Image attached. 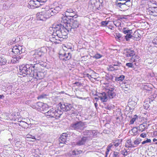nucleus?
I'll list each match as a JSON object with an SVG mask.
<instances>
[{
  "label": "nucleus",
  "instance_id": "1",
  "mask_svg": "<svg viewBox=\"0 0 157 157\" xmlns=\"http://www.w3.org/2000/svg\"><path fill=\"white\" fill-rule=\"evenodd\" d=\"M24 66H19V74L23 75V77L28 75L29 77H33L37 79H40L44 77V73L40 71H37L39 69L34 68L32 69L30 68H28L27 70L25 69Z\"/></svg>",
  "mask_w": 157,
  "mask_h": 157
},
{
  "label": "nucleus",
  "instance_id": "2",
  "mask_svg": "<svg viewBox=\"0 0 157 157\" xmlns=\"http://www.w3.org/2000/svg\"><path fill=\"white\" fill-rule=\"evenodd\" d=\"M44 113L46 116L48 117V118H55L58 119L60 117L63 112L61 110H60L59 108H58L57 109L52 108Z\"/></svg>",
  "mask_w": 157,
  "mask_h": 157
},
{
  "label": "nucleus",
  "instance_id": "3",
  "mask_svg": "<svg viewBox=\"0 0 157 157\" xmlns=\"http://www.w3.org/2000/svg\"><path fill=\"white\" fill-rule=\"evenodd\" d=\"M83 126V123L81 121H74L70 124L69 129L81 132L84 129Z\"/></svg>",
  "mask_w": 157,
  "mask_h": 157
},
{
  "label": "nucleus",
  "instance_id": "4",
  "mask_svg": "<svg viewBox=\"0 0 157 157\" xmlns=\"http://www.w3.org/2000/svg\"><path fill=\"white\" fill-rule=\"evenodd\" d=\"M80 24L77 19H72L70 21V24H67V27L69 28V30L72 33L76 30L79 27Z\"/></svg>",
  "mask_w": 157,
  "mask_h": 157
},
{
  "label": "nucleus",
  "instance_id": "5",
  "mask_svg": "<svg viewBox=\"0 0 157 157\" xmlns=\"http://www.w3.org/2000/svg\"><path fill=\"white\" fill-rule=\"evenodd\" d=\"M69 28L67 27H65L63 25V27H61V29L60 31H58L57 33L58 34V36L60 38H62L63 39H65L67 37V35L68 33L69 32H71L70 30L68 29Z\"/></svg>",
  "mask_w": 157,
  "mask_h": 157
},
{
  "label": "nucleus",
  "instance_id": "6",
  "mask_svg": "<svg viewBox=\"0 0 157 157\" xmlns=\"http://www.w3.org/2000/svg\"><path fill=\"white\" fill-rule=\"evenodd\" d=\"M100 4V3L98 0H90L89 2L88 7L91 10H99L101 9Z\"/></svg>",
  "mask_w": 157,
  "mask_h": 157
},
{
  "label": "nucleus",
  "instance_id": "7",
  "mask_svg": "<svg viewBox=\"0 0 157 157\" xmlns=\"http://www.w3.org/2000/svg\"><path fill=\"white\" fill-rule=\"evenodd\" d=\"M44 63L42 62H39L38 63H36L35 64H23L21 65V66H24L25 67V68H24V70H25V69H26V70H27L28 68H30L31 69H33L34 68L36 69H39V70H40V67L41 66L42 67H44L45 65L43 64Z\"/></svg>",
  "mask_w": 157,
  "mask_h": 157
},
{
  "label": "nucleus",
  "instance_id": "8",
  "mask_svg": "<svg viewBox=\"0 0 157 157\" xmlns=\"http://www.w3.org/2000/svg\"><path fill=\"white\" fill-rule=\"evenodd\" d=\"M11 51L13 53L14 56H18L21 54L24 53L25 51L24 47L23 46L18 45V46H15L12 48H10Z\"/></svg>",
  "mask_w": 157,
  "mask_h": 157
},
{
  "label": "nucleus",
  "instance_id": "9",
  "mask_svg": "<svg viewBox=\"0 0 157 157\" xmlns=\"http://www.w3.org/2000/svg\"><path fill=\"white\" fill-rule=\"evenodd\" d=\"M136 99V97L134 96L128 100V105L130 112L133 111L137 104Z\"/></svg>",
  "mask_w": 157,
  "mask_h": 157
},
{
  "label": "nucleus",
  "instance_id": "10",
  "mask_svg": "<svg viewBox=\"0 0 157 157\" xmlns=\"http://www.w3.org/2000/svg\"><path fill=\"white\" fill-rule=\"evenodd\" d=\"M59 105V106L58 108H59L60 110H61L63 112V111H67L74 109L72 105L69 103H63L61 104V103H60Z\"/></svg>",
  "mask_w": 157,
  "mask_h": 157
},
{
  "label": "nucleus",
  "instance_id": "11",
  "mask_svg": "<svg viewBox=\"0 0 157 157\" xmlns=\"http://www.w3.org/2000/svg\"><path fill=\"white\" fill-rule=\"evenodd\" d=\"M47 51V50L45 47H41L40 49H39L35 52V54L33 55V57L36 59H38L43 56L46 52Z\"/></svg>",
  "mask_w": 157,
  "mask_h": 157
},
{
  "label": "nucleus",
  "instance_id": "12",
  "mask_svg": "<svg viewBox=\"0 0 157 157\" xmlns=\"http://www.w3.org/2000/svg\"><path fill=\"white\" fill-rule=\"evenodd\" d=\"M44 9L45 11H43V12L45 15V16L48 19L51 16L54 15L53 13H52L53 12L51 8H49L47 6Z\"/></svg>",
  "mask_w": 157,
  "mask_h": 157
},
{
  "label": "nucleus",
  "instance_id": "13",
  "mask_svg": "<svg viewBox=\"0 0 157 157\" xmlns=\"http://www.w3.org/2000/svg\"><path fill=\"white\" fill-rule=\"evenodd\" d=\"M29 3H30L29 4V5L31 4L33 6L36 8H38L43 4L39 0H31L29 1Z\"/></svg>",
  "mask_w": 157,
  "mask_h": 157
},
{
  "label": "nucleus",
  "instance_id": "14",
  "mask_svg": "<svg viewBox=\"0 0 157 157\" xmlns=\"http://www.w3.org/2000/svg\"><path fill=\"white\" fill-rule=\"evenodd\" d=\"M119 1L117 0L116 2V5L117 7L121 9V10H124L128 9L127 6L125 5V3H124V1H122V3L119 2Z\"/></svg>",
  "mask_w": 157,
  "mask_h": 157
},
{
  "label": "nucleus",
  "instance_id": "15",
  "mask_svg": "<svg viewBox=\"0 0 157 157\" xmlns=\"http://www.w3.org/2000/svg\"><path fill=\"white\" fill-rule=\"evenodd\" d=\"M63 25H62L60 24H58L56 25L55 27H54L53 28V29H54L53 30V34L54 36H57L58 35V34L57 32L58 31H60V30H61V27H63Z\"/></svg>",
  "mask_w": 157,
  "mask_h": 157
},
{
  "label": "nucleus",
  "instance_id": "16",
  "mask_svg": "<svg viewBox=\"0 0 157 157\" xmlns=\"http://www.w3.org/2000/svg\"><path fill=\"white\" fill-rule=\"evenodd\" d=\"M37 19L38 20L45 21L47 18L45 16L44 14L43 11L39 12L37 14Z\"/></svg>",
  "mask_w": 157,
  "mask_h": 157
},
{
  "label": "nucleus",
  "instance_id": "17",
  "mask_svg": "<svg viewBox=\"0 0 157 157\" xmlns=\"http://www.w3.org/2000/svg\"><path fill=\"white\" fill-rule=\"evenodd\" d=\"M87 136H82L80 139L78 140L76 142V144L77 145L80 146L84 145L87 140Z\"/></svg>",
  "mask_w": 157,
  "mask_h": 157
},
{
  "label": "nucleus",
  "instance_id": "18",
  "mask_svg": "<svg viewBox=\"0 0 157 157\" xmlns=\"http://www.w3.org/2000/svg\"><path fill=\"white\" fill-rule=\"evenodd\" d=\"M61 22L62 23L64 24V25L65 27L67 26V24H70L71 18H69L67 16H65L61 18Z\"/></svg>",
  "mask_w": 157,
  "mask_h": 157
},
{
  "label": "nucleus",
  "instance_id": "19",
  "mask_svg": "<svg viewBox=\"0 0 157 157\" xmlns=\"http://www.w3.org/2000/svg\"><path fill=\"white\" fill-rule=\"evenodd\" d=\"M148 10L150 12V14L154 16H157V8L156 7H149Z\"/></svg>",
  "mask_w": 157,
  "mask_h": 157
},
{
  "label": "nucleus",
  "instance_id": "20",
  "mask_svg": "<svg viewBox=\"0 0 157 157\" xmlns=\"http://www.w3.org/2000/svg\"><path fill=\"white\" fill-rule=\"evenodd\" d=\"M62 8L61 5H59L58 6H56L53 8H51L52 13L54 15L55 14L60 11Z\"/></svg>",
  "mask_w": 157,
  "mask_h": 157
},
{
  "label": "nucleus",
  "instance_id": "21",
  "mask_svg": "<svg viewBox=\"0 0 157 157\" xmlns=\"http://www.w3.org/2000/svg\"><path fill=\"white\" fill-rule=\"evenodd\" d=\"M95 95L98 96V98H100V99L101 101L103 102H106L107 101L108 98V97H105L104 98H102L103 96H105V92H103L102 93H97Z\"/></svg>",
  "mask_w": 157,
  "mask_h": 157
},
{
  "label": "nucleus",
  "instance_id": "22",
  "mask_svg": "<svg viewBox=\"0 0 157 157\" xmlns=\"http://www.w3.org/2000/svg\"><path fill=\"white\" fill-rule=\"evenodd\" d=\"M67 135L66 133H63L62 134V136L59 139V141L60 144H66Z\"/></svg>",
  "mask_w": 157,
  "mask_h": 157
},
{
  "label": "nucleus",
  "instance_id": "23",
  "mask_svg": "<svg viewBox=\"0 0 157 157\" xmlns=\"http://www.w3.org/2000/svg\"><path fill=\"white\" fill-rule=\"evenodd\" d=\"M147 124V122L146 121L144 122L142 124H140L138 127V131L140 132H142L145 131L146 129H147L148 127L146 125Z\"/></svg>",
  "mask_w": 157,
  "mask_h": 157
},
{
  "label": "nucleus",
  "instance_id": "24",
  "mask_svg": "<svg viewBox=\"0 0 157 157\" xmlns=\"http://www.w3.org/2000/svg\"><path fill=\"white\" fill-rule=\"evenodd\" d=\"M125 54L127 57H133L135 55V52L131 49H128L126 50Z\"/></svg>",
  "mask_w": 157,
  "mask_h": 157
},
{
  "label": "nucleus",
  "instance_id": "25",
  "mask_svg": "<svg viewBox=\"0 0 157 157\" xmlns=\"http://www.w3.org/2000/svg\"><path fill=\"white\" fill-rule=\"evenodd\" d=\"M125 147L128 148H132L135 147L134 145L132 144V141L131 139H128L126 140L125 143Z\"/></svg>",
  "mask_w": 157,
  "mask_h": 157
},
{
  "label": "nucleus",
  "instance_id": "26",
  "mask_svg": "<svg viewBox=\"0 0 157 157\" xmlns=\"http://www.w3.org/2000/svg\"><path fill=\"white\" fill-rule=\"evenodd\" d=\"M60 55L62 56H64V58L62 59L63 60H64L65 61L70 59L71 58V54L70 53H65L64 54H61Z\"/></svg>",
  "mask_w": 157,
  "mask_h": 157
},
{
  "label": "nucleus",
  "instance_id": "27",
  "mask_svg": "<svg viewBox=\"0 0 157 157\" xmlns=\"http://www.w3.org/2000/svg\"><path fill=\"white\" fill-rule=\"evenodd\" d=\"M115 87L110 85H109L106 86L105 87V90L106 93L112 91H116L115 90Z\"/></svg>",
  "mask_w": 157,
  "mask_h": 157
},
{
  "label": "nucleus",
  "instance_id": "28",
  "mask_svg": "<svg viewBox=\"0 0 157 157\" xmlns=\"http://www.w3.org/2000/svg\"><path fill=\"white\" fill-rule=\"evenodd\" d=\"M115 91H113L106 93L107 96L110 99H112L115 98L116 96V94L115 92Z\"/></svg>",
  "mask_w": 157,
  "mask_h": 157
},
{
  "label": "nucleus",
  "instance_id": "29",
  "mask_svg": "<svg viewBox=\"0 0 157 157\" xmlns=\"http://www.w3.org/2000/svg\"><path fill=\"white\" fill-rule=\"evenodd\" d=\"M120 31L125 34H128L132 32V30L129 29L128 28L126 27H124L122 29H121Z\"/></svg>",
  "mask_w": 157,
  "mask_h": 157
},
{
  "label": "nucleus",
  "instance_id": "30",
  "mask_svg": "<svg viewBox=\"0 0 157 157\" xmlns=\"http://www.w3.org/2000/svg\"><path fill=\"white\" fill-rule=\"evenodd\" d=\"M7 60L6 59L2 56H0V65H3L6 64Z\"/></svg>",
  "mask_w": 157,
  "mask_h": 157
},
{
  "label": "nucleus",
  "instance_id": "31",
  "mask_svg": "<svg viewBox=\"0 0 157 157\" xmlns=\"http://www.w3.org/2000/svg\"><path fill=\"white\" fill-rule=\"evenodd\" d=\"M76 12L75 9L73 10L71 8L67 9L66 12H65V14L67 15H68L70 13L76 14Z\"/></svg>",
  "mask_w": 157,
  "mask_h": 157
},
{
  "label": "nucleus",
  "instance_id": "32",
  "mask_svg": "<svg viewBox=\"0 0 157 157\" xmlns=\"http://www.w3.org/2000/svg\"><path fill=\"white\" fill-rule=\"evenodd\" d=\"M132 33H132L127 34L126 36H124V39H125L126 40L128 41H129L130 39L131 38L132 39L134 40L135 39L133 38L134 36L131 35Z\"/></svg>",
  "mask_w": 157,
  "mask_h": 157
},
{
  "label": "nucleus",
  "instance_id": "33",
  "mask_svg": "<svg viewBox=\"0 0 157 157\" xmlns=\"http://www.w3.org/2000/svg\"><path fill=\"white\" fill-rule=\"evenodd\" d=\"M114 36H115L116 39L117 41H119L122 40L123 39L121 34L119 33H115Z\"/></svg>",
  "mask_w": 157,
  "mask_h": 157
},
{
  "label": "nucleus",
  "instance_id": "34",
  "mask_svg": "<svg viewBox=\"0 0 157 157\" xmlns=\"http://www.w3.org/2000/svg\"><path fill=\"white\" fill-rule=\"evenodd\" d=\"M91 130H85L82 132V134L83 136H87L88 137L90 138L91 136Z\"/></svg>",
  "mask_w": 157,
  "mask_h": 157
},
{
  "label": "nucleus",
  "instance_id": "35",
  "mask_svg": "<svg viewBox=\"0 0 157 157\" xmlns=\"http://www.w3.org/2000/svg\"><path fill=\"white\" fill-rule=\"evenodd\" d=\"M82 152V151L81 150H75L72 151L71 154L73 155H78L81 153Z\"/></svg>",
  "mask_w": 157,
  "mask_h": 157
},
{
  "label": "nucleus",
  "instance_id": "36",
  "mask_svg": "<svg viewBox=\"0 0 157 157\" xmlns=\"http://www.w3.org/2000/svg\"><path fill=\"white\" fill-rule=\"evenodd\" d=\"M44 105L43 102H37V110L38 111H40L42 106Z\"/></svg>",
  "mask_w": 157,
  "mask_h": 157
},
{
  "label": "nucleus",
  "instance_id": "37",
  "mask_svg": "<svg viewBox=\"0 0 157 157\" xmlns=\"http://www.w3.org/2000/svg\"><path fill=\"white\" fill-rule=\"evenodd\" d=\"M142 141V140L140 138H137L134 142V144L135 147H136Z\"/></svg>",
  "mask_w": 157,
  "mask_h": 157
},
{
  "label": "nucleus",
  "instance_id": "38",
  "mask_svg": "<svg viewBox=\"0 0 157 157\" xmlns=\"http://www.w3.org/2000/svg\"><path fill=\"white\" fill-rule=\"evenodd\" d=\"M48 109V105L44 103V105L42 106V107L40 111V112H44L45 111H46Z\"/></svg>",
  "mask_w": 157,
  "mask_h": 157
},
{
  "label": "nucleus",
  "instance_id": "39",
  "mask_svg": "<svg viewBox=\"0 0 157 157\" xmlns=\"http://www.w3.org/2000/svg\"><path fill=\"white\" fill-rule=\"evenodd\" d=\"M91 136L90 138L92 139L93 137H97L98 132L97 131L95 130H91Z\"/></svg>",
  "mask_w": 157,
  "mask_h": 157
},
{
  "label": "nucleus",
  "instance_id": "40",
  "mask_svg": "<svg viewBox=\"0 0 157 157\" xmlns=\"http://www.w3.org/2000/svg\"><path fill=\"white\" fill-rule=\"evenodd\" d=\"M125 78V76L123 75H121L119 77H116L115 80L116 81H122Z\"/></svg>",
  "mask_w": 157,
  "mask_h": 157
},
{
  "label": "nucleus",
  "instance_id": "41",
  "mask_svg": "<svg viewBox=\"0 0 157 157\" xmlns=\"http://www.w3.org/2000/svg\"><path fill=\"white\" fill-rule=\"evenodd\" d=\"M121 141L122 140H116L115 142L112 143V145L115 147H117L120 144Z\"/></svg>",
  "mask_w": 157,
  "mask_h": 157
},
{
  "label": "nucleus",
  "instance_id": "42",
  "mask_svg": "<svg viewBox=\"0 0 157 157\" xmlns=\"http://www.w3.org/2000/svg\"><path fill=\"white\" fill-rule=\"evenodd\" d=\"M71 110L69 111V112L68 113L69 115L70 116H73L77 114V111L74 108L72 109Z\"/></svg>",
  "mask_w": 157,
  "mask_h": 157
},
{
  "label": "nucleus",
  "instance_id": "43",
  "mask_svg": "<svg viewBox=\"0 0 157 157\" xmlns=\"http://www.w3.org/2000/svg\"><path fill=\"white\" fill-rule=\"evenodd\" d=\"M119 68L118 67L115 68V67L112 65H110L109 66V67L108 68V70L110 71H117L118 70Z\"/></svg>",
  "mask_w": 157,
  "mask_h": 157
},
{
  "label": "nucleus",
  "instance_id": "44",
  "mask_svg": "<svg viewBox=\"0 0 157 157\" xmlns=\"http://www.w3.org/2000/svg\"><path fill=\"white\" fill-rule=\"evenodd\" d=\"M47 96L46 94H43L38 96L37 98L38 100L43 99L46 98Z\"/></svg>",
  "mask_w": 157,
  "mask_h": 157
},
{
  "label": "nucleus",
  "instance_id": "45",
  "mask_svg": "<svg viewBox=\"0 0 157 157\" xmlns=\"http://www.w3.org/2000/svg\"><path fill=\"white\" fill-rule=\"evenodd\" d=\"M132 132L133 133V135H135L136 134L138 130V127H134L132 129Z\"/></svg>",
  "mask_w": 157,
  "mask_h": 157
},
{
  "label": "nucleus",
  "instance_id": "46",
  "mask_svg": "<svg viewBox=\"0 0 157 157\" xmlns=\"http://www.w3.org/2000/svg\"><path fill=\"white\" fill-rule=\"evenodd\" d=\"M134 35L133 38L135 39V38H136V39L139 38H140V37L141 36V35L139 34L138 32H135L134 33V34H133Z\"/></svg>",
  "mask_w": 157,
  "mask_h": 157
},
{
  "label": "nucleus",
  "instance_id": "47",
  "mask_svg": "<svg viewBox=\"0 0 157 157\" xmlns=\"http://www.w3.org/2000/svg\"><path fill=\"white\" fill-rule=\"evenodd\" d=\"M121 152L124 156H127L128 154V152L125 149L122 150Z\"/></svg>",
  "mask_w": 157,
  "mask_h": 157
},
{
  "label": "nucleus",
  "instance_id": "48",
  "mask_svg": "<svg viewBox=\"0 0 157 157\" xmlns=\"http://www.w3.org/2000/svg\"><path fill=\"white\" fill-rule=\"evenodd\" d=\"M150 105L148 103L145 102L143 104L144 108L145 109H147L149 107Z\"/></svg>",
  "mask_w": 157,
  "mask_h": 157
},
{
  "label": "nucleus",
  "instance_id": "49",
  "mask_svg": "<svg viewBox=\"0 0 157 157\" xmlns=\"http://www.w3.org/2000/svg\"><path fill=\"white\" fill-rule=\"evenodd\" d=\"M67 16L70 17H72V18H76L78 17V16L76 14H71L70 13L68 15H67Z\"/></svg>",
  "mask_w": 157,
  "mask_h": 157
},
{
  "label": "nucleus",
  "instance_id": "50",
  "mask_svg": "<svg viewBox=\"0 0 157 157\" xmlns=\"http://www.w3.org/2000/svg\"><path fill=\"white\" fill-rule=\"evenodd\" d=\"M152 43L155 47H157V46H157V36L152 40Z\"/></svg>",
  "mask_w": 157,
  "mask_h": 157
},
{
  "label": "nucleus",
  "instance_id": "51",
  "mask_svg": "<svg viewBox=\"0 0 157 157\" xmlns=\"http://www.w3.org/2000/svg\"><path fill=\"white\" fill-rule=\"evenodd\" d=\"M113 65L115 67L116 66L118 67H120L122 65L121 63L119 62H117L116 63H114V64H113Z\"/></svg>",
  "mask_w": 157,
  "mask_h": 157
},
{
  "label": "nucleus",
  "instance_id": "52",
  "mask_svg": "<svg viewBox=\"0 0 157 157\" xmlns=\"http://www.w3.org/2000/svg\"><path fill=\"white\" fill-rule=\"evenodd\" d=\"M134 62L138 63L140 60V57L137 55H136L134 57Z\"/></svg>",
  "mask_w": 157,
  "mask_h": 157
},
{
  "label": "nucleus",
  "instance_id": "53",
  "mask_svg": "<svg viewBox=\"0 0 157 157\" xmlns=\"http://www.w3.org/2000/svg\"><path fill=\"white\" fill-rule=\"evenodd\" d=\"M108 22L109 21H101V26H106L108 24Z\"/></svg>",
  "mask_w": 157,
  "mask_h": 157
},
{
  "label": "nucleus",
  "instance_id": "54",
  "mask_svg": "<svg viewBox=\"0 0 157 157\" xmlns=\"http://www.w3.org/2000/svg\"><path fill=\"white\" fill-rule=\"evenodd\" d=\"M102 57V55L98 53H97L93 57L94 58L96 59H98L101 58Z\"/></svg>",
  "mask_w": 157,
  "mask_h": 157
},
{
  "label": "nucleus",
  "instance_id": "55",
  "mask_svg": "<svg viewBox=\"0 0 157 157\" xmlns=\"http://www.w3.org/2000/svg\"><path fill=\"white\" fill-rule=\"evenodd\" d=\"M130 86L129 85L127 84V85H125L124 87H123V90L125 91H127L128 89H130Z\"/></svg>",
  "mask_w": 157,
  "mask_h": 157
},
{
  "label": "nucleus",
  "instance_id": "56",
  "mask_svg": "<svg viewBox=\"0 0 157 157\" xmlns=\"http://www.w3.org/2000/svg\"><path fill=\"white\" fill-rule=\"evenodd\" d=\"M126 65L128 67H134L133 64L132 63H127Z\"/></svg>",
  "mask_w": 157,
  "mask_h": 157
},
{
  "label": "nucleus",
  "instance_id": "57",
  "mask_svg": "<svg viewBox=\"0 0 157 157\" xmlns=\"http://www.w3.org/2000/svg\"><path fill=\"white\" fill-rule=\"evenodd\" d=\"M151 140L150 139H149L147 138L146 140L143 141L142 143V144H144L146 143L151 142Z\"/></svg>",
  "mask_w": 157,
  "mask_h": 157
},
{
  "label": "nucleus",
  "instance_id": "58",
  "mask_svg": "<svg viewBox=\"0 0 157 157\" xmlns=\"http://www.w3.org/2000/svg\"><path fill=\"white\" fill-rule=\"evenodd\" d=\"M30 106L33 109L37 110V103L36 104H31Z\"/></svg>",
  "mask_w": 157,
  "mask_h": 157
},
{
  "label": "nucleus",
  "instance_id": "59",
  "mask_svg": "<svg viewBox=\"0 0 157 157\" xmlns=\"http://www.w3.org/2000/svg\"><path fill=\"white\" fill-rule=\"evenodd\" d=\"M114 24L116 27H119V29L120 30H121V29H120V28H119L120 26L121 27V23L120 22H117L116 23H114Z\"/></svg>",
  "mask_w": 157,
  "mask_h": 157
},
{
  "label": "nucleus",
  "instance_id": "60",
  "mask_svg": "<svg viewBox=\"0 0 157 157\" xmlns=\"http://www.w3.org/2000/svg\"><path fill=\"white\" fill-rule=\"evenodd\" d=\"M14 58H15L14 59V60H13V61H15V63H17V62L21 58L20 57V56L17 57L16 56H15V57Z\"/></svg>",
  "mask_w": 157,
  "mask_h": 157
},
{
  "label": "nucleus",
  "instance_id": "61",
  "mask_svg": "<svg viewBox=\"0 0 157 157\" xmlns=\"http://www.w3.org/2000/svg\"><path fill=\"white\" fill-rule=\"evenodd\" d=\"M124 3H125V5L127 6V8H128V7H129L131 5V3H129V2H128L127 1H124Z\"/></svg>",
  "mask_w": 157,
  "mask_h": 157
},
{
  "label": "nucleus",
  "instance_id": "62",
  "mask_svg": "<svg viewBox=\"0 0 157 157\" xmlns=\"http://www.w3.org/2000/svg\"><path fill=\"white\" fill-rule=\"evenodd\" d=\"M74 84L78 86H80L82 85V83L78 82H75Z\"/></svg>",
  "mask_w": 157,
  "mask_h": 157
},
{
  "label": "nucleus",
  "instance_id": "63",
  "mask_svg": "<svg viewBox=\"0 0 157 157\" xmlns=\"http://www.w3.org/2000/svg\"><path fill=\"white\" fill-rule=\"evenodd\" d=\"M119 153L117 152H114L113 154V157H118Z\"/></svg>",
  "mask_w": 157,
  "mask_h": 157
},
{
  "label": "nucleus",
  "instance_id": "64",
  "mask_svg": "<svg viewBox=\"0 0 157 157\" xmlns=\"http://www.w3.org/2000/svg\"><path fill=\"white\" fill-rule=\"evenodd\" d=\"M136 120V119L134 118H133L131 119V120L130 121V123L131 124H133L134 122Z\"/></svg>",
  "mask_w": 157,
  "mask_h": 157
}]
</instances>
